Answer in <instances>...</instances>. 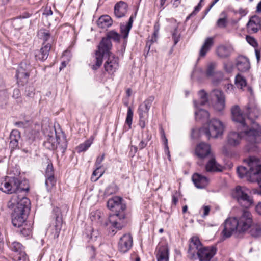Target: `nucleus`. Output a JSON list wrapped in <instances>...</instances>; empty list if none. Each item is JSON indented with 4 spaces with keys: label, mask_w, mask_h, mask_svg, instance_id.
Here are the masks:
<instances>
[{
    "label": "nucleus",
    "mask_w": 261,
    "mask_h": 261,
    "mask_svg": "<svg viewBox=\"0 0 261 261\" xmlns=\"http://www.w3.org/2000/svg\"><path fill=\"white\" fill-rule=\"evenodd\" d=\"M112 47L111 41L109 40L108 38L103 37L93 56V61H91L89 64L92 70H96L101 66L105 56H109L110 54H113L111 51Z\"/></svg>",
    "instance_id": "nucleus-4"
},
{
    "label": "nucleus",
    "mask_w": 261,
    "mask_h": 261,
    "mask_svg": "<svg viewBox=\"0 0 261 261\" xmlns=\"http://www.w3.org/2000/svg\"><path fill=\"white\" fill-rule=\"evenodd\" d=\"M246 40L247 42L253 47H255L257 46V43L254 38L250 36H247Z\"/></svg>",
    "instance_id": "nucleus-60"
},
{
    "label": "nucleus",
    "mask_w": 261,
    "mask_h": 261,
    "mask_svg": "<svg viewBox=\"0 0 261 261\" xmlns=\"http://www.w3.org/2000/svg\"><path fill=\"white\" fill-rule=\"evenodd\" d=\"M195 154L200 160L197 162L198 164L200 166L203 165L202 160L208 158L212 154L210 145L206 143H200L195 148Z\"/></svg>",
    "instance_id": "nucleus-13"
},
{
    "label": "nucleus",
    "mask_w": 261,
    "mask_h": 261,
    "mask_svg": "<svg viewBox=\"0 0 261 261\" xmlns=\"http://www.w3.org/2000/svg\"><path fill=\"white\" fill-rule=\"evenodd\" d=\"M232 120L239 123L242 127H244L245 140L252 146H247L248 151L254 150L256 148V144L261 141V126L255 122V120L260 115V111L257 105L253 101H250L248 104L245 110L247 118L245 119L240 108L238 105H235L231 108Z\"/></svg>",
    "instance_id": "nucleus-1"
},
{
    "label": "nucleus",
    "mask_w": 261,
    "mask_h": 261,
    "mask_svg": "<svg viewBox=\"0 0 261 261\" xmlns=\"http://www.w3.org/2000/svg\"><path fill=\"white\" fill-rule=\"evenodd\" d=\"M248 32L251 33H257L261 29V18L257 15L252 16L247 24Z\"/></svg>",
    "instance_id": "nucleus-21"
},
{
    "label": "nucleus",
    "mask_w": 261,
    "mask_h": 261,
    "mask_svg": "<svg viewBox=\"0 0 261 261\" xmlns=\"http://www.w3.org/2000/svg\"><path fill=\"white\" fill-rule=\"evenodd\" d=\"M127 10V4L123 1H119L114 6L115 16L118 18L123 17L125 16Z\"/></svg>",
    "instance_id": "nucleus-27"
},
{
    "label": "nucleus",
    "mask_w": 261,
    "mask_h": 261,
    "mask_svg": "<svg viewBox=\"0 0 261 261\" xmlns=\"http://www.w3.org/2000/svg\"><path fill=\"white\" fill-rule=\"evenodd\" d=\"M99 170H97L96 168L95 170L93 172L91 179L92 181H97L104 173V171H101L99 173V175L98 177H96L98 175V174L99 173Z\"/></svg>",
    "instance_id": "nucleus-53"
},
{
    "label": "nucleus",
    "mask_w": 261,
    "mask_h": 261,
    "mask_svg": "<svg viewBox=\"0 0 261 261\" xmlns=\"http://www.w3.org/2000/svg\"><path fill=\"white\" fill-rule=\"evenodd\" d=\"M207 159H208V161L205 165V170L207 172L221 171L219 168L220 166L217 163L213 154Z\"/></svg>",
    "instance_id": "nucleus-33"
},
{
    "label": "nucleus",
    "mask_w": 261,
    "mask_h": 261,
    "mask_svg": "<svg viewBox=\"0 0 261 261\" xmlns=\"http://www.w3.org/2000/svg\"><path fill=\"white\" fill-rule=\"evenodd\" d=\"M249 192L246 187L237 186L232 193L233 198L240 206L246 208L250 207L254 203L253 197L248 194Z\"/></svg>",
    "instance_id": "nucleus-7"
},
{
    "label": "nucleus",
    "mask_w": 261,
    "mask_h": 261,
    "mask_svg": "<svg viewBox=\"0 0 261 261\" xmlns=\"http://www.w3.org/2000/svg\"><path fill=\"white\" fill-rule=\"evenodd\" d=\"M55 133V135L51 133L50 135L46 136V140L44 142L43 145L49 150L57 149V151H60L63 154L67 146L66 137L63 133L57 135L56 130Z\"/></svg>",
    "instance_id": "nucleus-5"
},
{
    "label": "nucleus",
    "mask_w": 261,
    "mask_h": 261,
    "mask_svg": "<svg viewBox=\"0 0 261 261\" xmlns=\"http://www.w3.org/2000/svg\"><path fill=\"white\" fill-rule=\"evenodd\" d=\"M256 174H254L252 178V182H257L259 187L261 188V161H260L257 171H255Z\"/></svg>",
    "instance_id": "nucleus-40"
},
{
    "label": "nucleus",
    "mask_w": 261,
    "mask_h": 261,
    "mask_svg": "<svg viewBox=\"0 0 261 261\" xmlns=\"http://www.w3.org/2000/svg\"><path fill=\"white\" fill-rule=\"evenodd\" d=\"M133 111L132 110L130 107H128L127 116L125 120V123L128 125L129 128H131V125L132 124L133 117Z\"/></svg>",
    "instance_id": "nucleus-46"
},
{
    "label": "nucleus",
    "mask_w": 261,
    "mask_h": 261,
    "mask_svg": "<svg viewBox=\"0 0 261 261\" xmlns=\"http://www.w3.org/2000/svg\"><path fill=\"white\" fill-rule=\"evenodd\" d=\"M93 142L92 139H88L85 141L84 143L80 144L77 147V150L79 153L87 150L91 146Z\"/></svg>",
    "instance_id": "nucleus-41"
},
{
    "label": "nucleus",
    "mask_w": 261,
    "mask_h": 261,
    "mask_svg": "<svg viewBox=\"0 0 261 261\" xmlns=\"http://www.w3.org/2000/svg\"><path fill=\"white\" fill-rule=\"evenodd\" d=\"M43 14L46 15V16H48L53 14V11L51 10L50 8H49V9L46 8Z\"/></svg>",
    "instance_id": "nucleus-64"
},
{
    "label": "nucleus",
    "mask_w": 261,
    "mask_h": 261,
    "mask_svg": "<svg viewBox=\"0 0 261 261\" xmlns=\"http://www.w3.org/2000/svg\"><path fill=\"white\" fill-rule=\"evenodd\" d=\"M255 210L256 213L261 216V202H258L255 206Z\"/></svg>",
    "instance_id": "nucleus-62"
},
{
    "label": "nucleus",
    "mask_w": 261,
    "mask_h": 261,
    "mask_svg": "<svg viewBox=\"0 0 261 261\" xmlns=\"http://www.w3.org/2000/svg\"><path fill=\"white\" fill-rule=\"evenodd\" d=\"M224 130L223 123L219 120L213 119L209 121L203 132L208 139L218 138L221 136Z\"/></svg>",
    "instance_id": "nucleus-9"
},
{
    "label": "nucleus",
    "mask_w": 261,
    "mask_h": 261,
    "mask_svg": "<svg viewBox=\"0 0 261 261\" xmlns=\"http://www.w3.org/2000/svg\"><path fill=\"white\" fill-rule=\"evenodd\" d=\"M105 38H108L109 40L113 39V40L119 42L120 38V35L115 31H111L107 33V36Z\"/></svg>",
    "instance_id": "nucleus-43"
},
{
    "label": "nucleus",
    "mask_w": 261,
    "mask_h": 261,
    "mask_svg": "<svg viewBox=\"0 0 261 261\" xmlns=\"http://www.w3.org/2000/svg\"><path fill=\"white\" fill-rule=\"evenodd\" d=\"M217 248L215 246L202 247L197 252V256L200 261H210L217 252Z\"/></svg>",
    "instance_id": "nucleus-18"
},
{
    "label": "nucleus",
    "mask_w": 261,
    "mask_h": 261,
    "mask_svg": "<svg viewBox=\"0 0 261 261\" xmlns=\"http://www.w3.org/2000/svg\"><path fill=\"white\" fill-rule=\"evenodd\" d=\"M119 67V59L114 54H110L108 56L107 61L104 64L105 71L111 75L118 70Z\"/></svg>",
    "instance_id": "nucleus-15"
},
{
    "label": "nucleus",
    "mask_w": 261,
    "mask_h": 261,
    "mask_svg": "<svg viewBox=\"0 0 261 261\" xmlns=\"http://www.w3.org/2000/svg\"><path fill=\"white\" fill-rule=\"evenodd\" d=\"M45 180V185L47 188H51L54 186L56 183V180L55 178L54 175L47 176Z\"/></svg>",
    "instance_id": "nucleus-47"
},
{
    "label": "nucleus",
    "mask_w": 261,
    "mask_h": 261,
    "mask_svg": "<svg viewBox=\"0 0 261 261\" xmlns=\"http://www.w3.org/2000/svg\"><path fill=\"white\" fill-rule=\"evenodd\" d=\"M236 66L238 70L241 72H247L250 68L249 59L243 56H240L236 59Z\"/></svg>",
    "instance_id": "nucleus-25"
},
{
    "label": "nucleus",
    "mask_w": 261,
    "mask_h": 261,
    "mask_svg": "<svg viewBox=\"0 0 261 261\" xmlns=\"http://www.w3.org/2000/svg\"><path fill=\"white\" fill-rule=\"evenodd\" d=\"M8 96V91L6 89L0 90V105H3L6 101Z\"/></svg>",
    "instance_id": "nucleus-50"
},
{
    "label": "nucleus",
    "mask_w": 261,
    "mask_h": 261,
    "mask_svg": "<svg viewBox=\"0 0 261 261\" xmlns=\"http://www.w3.org/2000/svg\"><path fill=\"white\" fill-rule=\"evenodd\" d=\"M202 244L197 237H192L190 239L188 253L191 255V258L195 257L197 254V252L202 248Z\"/></svg>",
    "instance_id": "nucleus-24"
},
{
    "label": "nucleus",
    "mask_w": 261,
    "mask_h": 261,
    "mask_svg": "<svg viewBox=\"0 0 261 261\" xmlns=\"http://www.w3.org/2000/svg\"><path fill=\"white\" fill-rule=\"evenodd\" d=\"M227 20L226 17L219 18L217 21V25L219 28H224L226 27Z\"/></svg>",
    "instance_id": "nucleus-54"
},
{
    "label": "nucleus",
    "mask_w": 261,
    "mask_h": 261,
    "mask_svg": "<svg viewBox=\"0 0 261 261\" xmlns=\"http://www.w3.org/2000/svg\"><path fill=\"white\" fill-rule=\"evenodd\" d=\"M14 125L20 128H25L29 126V121H18L14 123Z\"/></svg>",
    "instance_id": "nucleus-55"
},
{
    "label": "nucleus",
    "mask_w": 261,
    "mask_h": 261,
    "mask_svg": "<svg viewBox=\"0 0 261 261\" xmlns=\"http://www.w3.org/2000/svg\"><path fill=\"white\" fill-rule=\"evenodd\" d=\"M177 32V29H175L172 34V39L174 42V45L177 44V43L179 42L180 38V34H178Z\"/></svg>",
    "instance_id": "nucleus-58"
},
{
    "label": "nucleus",
    "mask_w": 261,
    "mask_h": 261,
    "mask_svg": "<svg viewBox=\"0 0 261 261\" xmlns=\"http://www.w3.org/2000/svg\"><path fill=\"white\" fill-rule=\"evenodd\" d=\"M237 220L236 218H229L227 219L223 223V229L221 232L222 238L224 239L230 237L233 234L237 237H240L242 233H239Z\"/></svg>",
    "instance_id": "nucleus-11"
},
{
    "label": "nucleus",
    "mask_w": 261,
    "mask_h": 261,
    "mask_svg": "<svg viewBox=\"0 0 261 261\" xmlns=\"http://www.w3.org/2000/svg\"><path fill=\"white\" fill-rule=\"evenodd\" d=\"M203 211H204L203 216L205 217V216H207L209 214V212L210 211V207L207 205L203 206Z\"/></svg>",
    "instance_id": "nucleus-63"
},
{
    "label": "nucleus",
    "mask_w": 261,
    "mask_h": 261,
    "mask_svg": "<svg viewBox=\"0 0 261 261\" xmlns=\"http://www.w3.org/2000/svg\"><path fill=\"white\" fill-rule=\"evenodd\" d=\"M235 84L240 89H243L247 85V82L245 78L240 74L236 75L235 79Z\"/></svg>",
    "instance_id": "nucleus-39"
},
{
    "label": "nucleus",
    "mask_w": 261,
    "mask_h": 261,
    "mask_svg": "<svg viewBox=\"0 0 261 261\" xmlns=\"http://www.w3.org/2000/svg\"><path fill=\"white\" fill-rule=\"evenodd\" d=\"M21 138L20 132L17 129H13L9 136V147L13 150L19 148V141Z\"/></svg>",
    "instance_id": "nucleus-29"
},
{
    "label": "nucleus",
    "mask_w": 261,
    "mask_h": 261,
    "mask_svg": "<svg viewBox=\"0 0 261 261\" xmlns=\"http://www.w3.org/2000/svg\"><path fill=\"white\" fill-rule=\"evenodd\" d=\"M54 175V170L52 163H48L45 171V177Z\"/></svg>",
    "instance_id": "nucleus-51"
},
{
    "label": "nucleus",
    "mask_w": 261,
    "mask_h": 261,
    "mask_svg": "<svg viewBox=\"0 0 261 261\" xmlns=\"http://www.w3.org/2000/svg\"><path fill=\"white\" fill-rule=\"evenodd\" d=\"M12 97L16 100L17 103L22 102L20 91L18 88H15L12 93Z\"/></svg>",
    "instance_id": "nucleus-49"
},
{
    "label": "nucleus",
    "mask_w": 261,
    "mask_h": 261,
    "mask_svg": "<svg viewBox=\"0 0 261 261\" xmlns=\"http://www.w3.org/2000/svg\"><path fill=\"white\" fill-rule=\"evenodd\" d=\"M151 136L148 135H147L146 138H143L142 140L139 144L138 147L140 149H142L146 147L147 145V142L151 139Z\"/></svg>",
    "instance_id": "nucleus-57"
},
{
    "label": "nucleus",
    "mask_w": 261,
    "mask_h": 261,
    "mask_svg": "<svg viewBox=\"0 0 261 261\" xmlns=\"http://www.w3.org/2000/svg\"><path fill=\"white\" fill-rule=\"evenodd\" d=\"M134 21V16L132 15L129 20L126 24H121L120 25V30L123 38L124 39H126L128 37L129 31L132 27L133 23Z\"/></svg>",
    "instance_id": "nucleus-34"
},
{
    "label": "nucleus",
    "mask_w": 261,
    "mask_h": 261,
    "mask_svg": "<svg viewBox=\"0 0 261 261\" xmlns=\"http://www.w3.org/2000/svg\"><path fill=\"white\" fill-rule=\"evenodd\" d=\"M105 158V154H103L101 156H98L95 163V166L97 168V170H100L102 167L101 163L103 161Z\"/></svg>",
    "instance_id": "nucleus-52"
},
{
    "label": "nucleus",
    "mask_w": 261,
    "mask_h": 261,
    "mask_svg": "<svg viewBox=\"0 0 261 261\" xmlns=\"http://www.w3.org/2000/svg\"><path fill=\"white\" fill-rule=\"evenodd\" d=\"M28 89V90L26 89L25 90V94L28 97H32L34 95L33 93V88L31 87L27 88Z\"/></svg>",
    "instance_id": "nucleus-61"
},
{
    "label": "nucleus",
    "mask_w": 261,
    "mask_h": 261,
    "mask_svg": "<svg viewBox=\"0 0 261 261\" xmlns=\"http://www.w3.org/2000/svg\"><path fill=\"white\" fill-rule=\"evenodd\" d=\"M0 190L8 194H14L10 201L15 203L20 200L28 199L27 195L30 190L29 182L20 177L6 176L0 179Z\"/></svg>",
    "instance_id": "nucleus-2"
},
{
    "label": "nucleus",
    "mask_w": 261,
    "mask_h": 261,
    "mask_svg": "<svg viewBox=\"0 0 261 261\" xmlns=\"http://www.w3.org/2000/svg\"><path fill=\"white\" fill-rule=\"evenodd\" d=\"M239 127L242 128L241 130H239L238 132L235 131H231L229 132L227 137V143L228 145L232 147H236L239 145L240 143L242 138L243 137L245 139L244 135V127H242L239 125Z\"/></svg>",
    "instance_id": "nucleus-14"
},
{
    "label": "nucleus",
    "mask_w": 261,
    "mask_h": 261,
    "mask_svg": "<svg viewBox=\"0 0 261 261\" xmlns=\"http://www.w3.org/2000/svg\"><path fill=\"white\" fill-rule=\"evenodd\" d=\"M11 249L15 252L13 257L15 261H25L27 255L24 251V248L22 245L17 241H14L10 245Z\"/></svg>",
    "instance_id": "nucleus-19"
},
{
    "label": "nucleus",
    "mask_w": 261,
    "mask_h": 261,
    "mask_svg": "<svg viewBox=\"0 0 261 261\" xmlns=\"http://www.w3.org/2000/svg\"><path fill=\"white\" fill-rule=\"evenodd\" d=\"M133 237L129 233L124 234L120 239L118 243V249L122 253L128 252L132 247Z\"/></svg>",
    "instance_id": "nucleus-16"
},
{
    "label": "nucleus",
    "mask_w": 261,
    "mask_h": 261,
    "mask_svg": "<svg viewBox=\"0 0 261 261\" xmlns=\"http://www.w3.org/2000/svg\"><path fill=\"white\" fill-rule=\"evenodd\" d=\"M210 96L214 101V108L218 111H222L225 106V97L223 91L219 89H214L211 91Z\"/></svg>",
    "instance_id": "nucleus-12"
},
{
    "label": "nucleus",
    "mask_w": 261,
    "mask_h": 261,
    "mask_svg": "<svg viewBox=\"0 0 261 261\" xmlns=\"http://www.w3.org/2000/svg\"><path fill=\"white\" fill-rule=\"evenodd\" d=\"M32 232V228L27 224H25V227H23L20 230V233L24 236H29Z\"/></svg>",
    "instance_id": "nucleus-56"
},
{
    "label": "nucleus",
    "mask_w": 261,
    "mask_h": 261,
    "mask_svg": "<svg viewBox=\"0 0 261 261\" xmlns=\"http://www.w3.org/2000/svg\"><path fill=\"white\" fill-rule=\"evenodd\" d=\"M62 226V218L59 216H56L55 223L51 227L52 232L51 234L54 239L58 238L60 234Z\"/></svg>",
    "instance_id": "nucleus-31"
},
{
    "label": "nucleus",
    "mask_w": 261,
    "mask_h": 261,
    "mask_svg": "<svg viewBox=\"0 0 261 261\" xmlns=\"http://www.w3.org/2000/svg\"><path fill=\"white\" fill-rule=\"evenodd\" d=\"M198 96L200 98V105H205L208 101L207 93L203 90H200L198 92Z\"/></svg>",
    "instance_id": "nucleus-45"
},
{
    "label": "nucleus",
    "mask_w": 261,
    "mask_h": 261,
    "mask_svg": "<svg viewBox=\"0 0 261 261\" xmlns=\"http://www.w3.org/2000/svg\"><path fill=\"white\" fill-rule=\"evenodd\" d=\"M233 51L232 47L230 46L220 45L217 49V54L221 58L229 57Z\"/></svg>",
    "instance_id": "nucleus-32"
},
{
    "label": "nucleus",
    "mask_w": 261,
    "mask_h": 261,
    "mask_svg": "<svg viewBox=\"0 0 261 261\" xmlns=\"http://www.w3.org/2000/svg\"><path fill=\"white\" fill-rule=\"evenodd\" d=\"M51 48V44L47 43L45 45L43 43V46L40 50L35 51V58L36 60L45 61L48 57L49 52Z\"/></svg>",
    "instance_id": "nucleus-28"
},
{
    "label": "nucleus",
    "mask_w": 261,
    "mask_h": 261,
    "mask_svg": "<svg viewBox=\"0 0 261 261\" xmlns=\"http://www.w3.org/2000/svg\"><path fill=\"white\" fill-rule=\"evenodd\" d=\"M194 104L196 108L198 109L197 111L195 112V118L197 120H206L209 117V113L205 110L199 108L198 102L196 101H194Z\"/></svg>",
    "instance_id": "nucleus-35"
},
{
    "label": "nucleus",
    "mask_w": 261,
    "mask_h": 261,
    "mask_svg": "<svg viewBox=\"0 0 261 261\" xmlns=\"http://www.w3.org/2000/svg\"><path fill=\"white\" fill-rule=\"evenodd\" d=\"M14 205V211L12 213V223L14 226L20 227L22 226L27 218L28 213L30 210V201L29 199L20 200Z\"/></svg>",
    "instance_id": "nucleus-3"
},
{
    "label": "nucleus",
    "mask_w": 261,
    "mask_h": 261,
    "mask_svg": "<svg viewBox=\"0 0 261 261\" xmlns=\"http://www.w3.org/2000/svg\"><path fill=\"white\" fill-rule=\"evenodd\" d=\"M260 160L255 156H249L245 159L244 162L246 163L248 167L239 166L237 168V173L241 178H245L248 181L252 182L253 176L257 171L259 166Z\"/></svg>",
    "instance_id": "nucleus-6"
},
{
    "label": "nucleus",
    "mask_w": 261,
    "mask_h": 261,
    "mask_svg": "<svg viewBox=\"0 0 261 261\" xmlns=\"http://www.w3.org/2000/svg\"><path fill=\"white\" fill-rule=\"evenodd\" d=\"M108 207L112 211L117 212H123L126 209V205L122 203V198L120 197L115 196L107 202Z\"/></svg>",
    "instance_id": "nucleus-20"
},
{
    "label": "nucleus",
    "mask_w": 261,
    "mask_h": 261,
    "mask_svg": "<svg viewBox=\"0 0 261 261\" xmlns=\"http://www.w3.org/2000/svg\"><path fill=\"white\" fill-rule=\"evenodd\" d=\"M124 218V214L121 212H117L115 214H110L108 222H107L106 224V225H109V224H111L113 227L120 230L124 226L123 222Z\"/></svg>",
    "instance_id": "nucleus-17"
},
{
    "label": "nucleus",
    "mask_w": 261,
    "mask_h": 261,
    "mask_svg": "<svg viewBox=\"0 0 261 261\" xmlns=\"http://www.w3.org/2000/svg\"><path fill=\"white\" fill-rule=\"evenodd\" d=\"M237 220L239 233H244L251 227L252 225V216L247 209L242 210L240 215L235 217Z\"/></svg>",
    "instance_id": "nucleus-8"
},
{
    "label": "nucleus",
    "mask_w": 261,
    "mask_h": 261,
    "mask_svg": "<svg viewBox=\"0 0 261 261\" xmlns=\"http://www.w3.org/2000/svg\"><path fill=\"white\" fill-rule=\"evenodd\" d=\"M162 138L163 139V143L165 146V152L166 154H167L169 156H170L169 147L168 146V140L165 137V135L164 132L162 134Z\"/></svg>",
    "instance_id": "nucleus-59"
},
{
    "label": "nucleus",
    "mask_w": 261,
    "mask_h": 261,
    "mask_svg": "<svg viewBox=\"0 0 261 261\" xmlns=\"http://www.w3.org/2000/svg\"><path fill=\"white\" fill-rule=\"evenodd\" d=\"M155 97L153 95L149 96L147 98H146L144 101L142 103L141 105L144 107L145 108L150 110L152 103L154 100Z\"/></svg>",
    "instance_id": "nucleus-48"
},
{
    "label": "nucleus",
    "mask_w": 261,
    "mask_h": 261,
    "mask_svg": "<svg viewBox=\"0 0 261 261\" xmlns=\"http://www.w3.org/2000/svg\"><path fill=\"white\" fill-rule=\"evenodd\" d=\"M217 64L216 62H210L207 64L206 69V75L208 77H216L217 80H220L223 78V73L220 71L217 70Z\"/></svg>",
    "instance_id": "nucleus-23"
},
{
    "label": "nucleus",
    "mask_w": 261,
    "mask_h": 261,
    "mask_svg": "<svg viewBox=\"0 0 261 261\" xmlns=\"http://www.w3.org/2000/svg\"><path fill=\"white\" fill-rule=\"evenodd\" d=\"M38 36L40 39L43 40L44 45L46 44V42L50 43L53 41L49 31L45 29H41L38 31Z\"/></svg>",
    "instance_id": "nucleus-38"
},
{
    "label": "nucleus",
    "mask_w": 261,
    "mask_h": 261,
    "mask_svg": "<svg viewBox=\"0 0 261 261\" xmlns=\"http://www.w3.org/2000/svg\"><path fill=\"white\" fill-rule=\"evenodd\" d=\"M32 66L28 61L24 60L21 62L16 74L18 85L23 86L28 82Z\"/></svg>",
    "instance_id": "nucleus-10"
},
{
    "label": "nucleus",
    "mask_w": 261,
    "mask_h": 261,
    "mask_svg": "<svg viewBox=\"0 0 261 261\" xmlns=\"http://www.w3.org/2000/svg\"><path fill=\"white\" fill-rule=\"evenodd\" d=\"M192 179L195 186L198 188H204L208 184L207 177L198 173L194 174Z\"/></svg>",
    "instance_id": "nucleus-30"
},
{
    "label": "nucleus",
    "mask_w": 261,
    "mask_h": 261,
    "mask_svg": "<svg viewBox=\"0 0 261 261\" xmlns=\"http://www.w3.org/2000/svg\"><path fill=\"white\" fill-rule=\"evenodd\" d=\"M118 190L117 186L115 183L109 185L105 190V194L110 195L116 193Z\"/></svg>",
    "instance_id": "nucleus-42"
},
{
    "label": "nucleus",
    "mask_w": 261,
    "mask_h": 261,
    "mask_svg": "<svg viewBox=\"0 0 261 261\" xmlns=\"http://www.w3.org/2000/svg\"><path fill=\"white\" fill-rule=\"evenodd\" d=\"M214 43L213 38L212 37H208L206 39L203 44L200 52L199 55L200 57H204L205 56L207 51H208L213 46Z\"/></svg>",
    "instance_id": "nucleus-36"
},
{
    "label": "nucleus",
    "mask_w": 261,
    "mask_h": 261,
    "mask_svg": "<svg viewBox=\"0 0 261 261\" xmlns=\"http://www.w3.org/2000/svg\"><path fill=\"white\" fill-rule=\"evenodd\" d=\"M169 252L167 245L159 244L155 250L157 261H169Z\"/></svg>",
    "instance_id": "nucleus-22"
},
{
    "label": "nucleus",
    "mask_w": 261,
    "mask_h": 261,
    "mask_svg": "<svg viewBox=\"0 0 261 261\" xmlns=\"http://www.w3.org/2000/svg\"><path fill=\"white\" fill-rule=\"evenodd\" d=\"M97 24L99 28H107L112 24V19L108 15H103L101 16L98 20Z\"/></svg>",
    "instance_id": "nucleus-37"
},
{
    "label": "nucleus",
    "mask_w": 261,
    "mask_h": 261,
    "mask_svg": "<svg viewBox=\"0 0 261 261\" xmlns=\"http://www.w3.org/2000/svg\"><path fill=\"white\" fill-rule=\"evenodd\" d=\"M149 109L140 105L138 109L139 117V125L141 128H144L148 122Z\"/></svg>",
    "instance_id": "nucleus-26"
},
{
    "label": "nucleus",
    "mask_w": 261,
    "mask_h": 261,
    "mask_svg": "<svg viewBox=\"0 0 261 261\" xmlns=\"http://www.w3.org/2000/svg\"><path fill=\"white\" fill-rule=\"evenodd\" d=\"M250 234L255 238L261 237V226L259 225L253 226L250 230Z\"/></svg>",
    "instance_id": "nucleus-44"
}]
</instances>
